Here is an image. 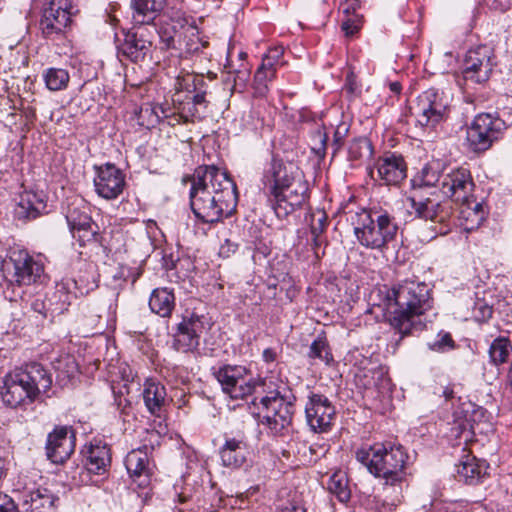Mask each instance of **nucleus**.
Returning <instances> with one entry per match:
<instances>
[{
	"mask_svg": "<svg viewBox=\"0 0 512 512\" xmlns=\"http://www.w3.org/2000/svg\"><path fill=\"white\" fill-rule=\"evenodd\" d=\"M187 180L191 182L190 208L201 223L213 225L236 212L237 186L226 170L200 165Z\"/></svg>",
	"mask_w": 512,
	"mask_h": 512,
	"instance_id": "f257e3e1",
	"label": "nucleus"
},
{
	"mask_svg": "<svg viewBox=\"0 0 512 512\" xmlns=\"http://www.w3.org/2000/svg\"><path fill=\"white\" fill-rule=\"evenodd\" d=\"M263 190L279 219H287L309 201V185L291 163L273 156L263 169Z\"/></svg>",
	"mask_w": 512,
	"mask_h": 512,
	"instance_id": "f03ea898",
	"label": "nucleus"
},
{
	"mask_svg": "<svg viewBox=\"0 0 512 512\" xmlns=\"http://www.w3.org/2000/svg\"><path fill=\"white\" fill-rule=\"evenodd\" d=\"M430 289L427 284L404 281L393 287L386 296V310L392 328L398 334V344L405 336L421 331L417 318L431 308Z\"/></svg>",
	"mask_w": 512,
	"mask_h": 512,
	"instance_id": "7ed1b4c3",
	"label": "nucleus"
},
{
	"mask_svg": "<svg viewBox=\"0 0 512 512\" xmlns=\"http://www.w3.org/2000/svg\"><path fill=\"white\" fill-rule=\"evenodd\" d=\"M355 458L384 486H400L406 480L409 455L401 444H365L356 449Z\"/></svg>",
	"mask_w": 512,
	"mask_h": 512,
	"instance_id": "20e7f679",
	"label": "nucleus"
},
{
	"mask_svg": "<svg viewBox=\"0 0 512 512\" xmlns=\"http://www.w3.org/2000/svg\"><path fill=\"white\" fill-rule=\"evenodd\" d=\"M52 374L42 364L27 363L9 372L3 378L0 394L10 408L33 403L41 394L51 397Z\"/></svg>",
	"mask_w": 512,
	"mask_h": 512,
	"instance_id": "39448f33",
	"label": "nucleus"
},
{
	"mask_svg": "<svg viewBox=\"0 0 512 512\" xmlns=\"http://www.w3.org/2000/svg\"><path fill=\"white\" fill-rule=\"evenodd\" d=\"M438 163L425 165L420 174L412 179L413 195L408 198L412 212L416 218L431 221L436 226V234L445 235L450 231L453 208L449 201H435L429 197L424 198L421 190L424 187H434L441 184L442 175Z\"/></svg>",
	"mask_w": 512,
	"mask_h": 512,
	"instance_id": "423d86ee",
	"label": "nucleus"
},
{
	"mask_svg": "<svg viewBox=\"0 0 512 512\" xmlns=\"http://www.w3.org/2000/svg\"><path fill=\"white\" fill-rule=\"evenodd\" d=\"M352 223L357 241L371 250H386L399 230L395 217L383 210L361 209Z\"/></svg>",
	"mask_w": 512,
	"mask_h": 512,
	"instance_id": "0eeeda50",
	"label": "nucleus"
},
{
	"mask_svg": "<svg viewBox=\"0 0 512 512\" xmlns=\"http://www.w3.org/2000/svg\"><path fill=\"white\" fill-rule=\"evenodd\" d=\"M506 129L505 121L497 114H478L467 128L469 150L477 154L486 152L503 137Z\"/></svg>",
	"mask_w": 512,
	"mask_h": 512,
	"instance_id": "6e6552de",
	"label": "nucleus"
},
{
	"mask_svg": "<svg viewBox=\"0 0 512 512\" xmlns=\"http://www.w3.org/2000/svg\"><path fill=\"white\" fill-rule=\"evenodd\" d=\"M450 103L451 99L444 91L429 88L417 97L410 112L421 127H435L448 118Z\"/></svg>",
	"mask_w": 512,
	"mask_h": 512,
	"instance_id": "1a4fd4ad",
	"label": "nucleus"
},
{
	"mask_svg": "<svg viewBox=\"0 0 512 512\" xmlns=\"http://www.w3.org/2000/svg\"><path fill=\"white\" fill-rule=\"evenodd\" d=\"M3 271L7 281L22 286L37 282L44 268L27 251L14 249L10 251L8 260L4 262Z\"/></svg>",
	"mask_w": 512,
	"mask_h": 512,
	"instance_id": "9d476101",
	"label": "nucleus"
},
{
	"mask_svg": "<svg viewBox=\"0 0 512 512\" xmlns=\"http://www.w3.org/2000/svg\"><path fill=\"white\" fill-rule=\"evenodd\" d=\"M213 374L222 391L232 399H242L251 395L258 384L250 371L242 365H223Z\"/></svg>",
	"mask_w": 512,
	"mask_h": 512,
	"instance_id": "9b49d317",
	"label": "nucleus"
},
{
	"mask_svg": "<svg viewBox=\"0 0 512 512\" xmlns=\"http://www.w3.org/2000/svg\"><path fill=\"white\" fill-rule=\"evenodd\" d=\"M94 288L93 283L82 280L69 279L56 285L55 290L51 294H47L48 310L51 314L52 321L56 316L64 314L68 311L72 301L78 296H84Z\"/></svg>",
	"mask_w": 512,
	"mask_h": 512,
	"instance_id": "f8f14e48",
	"label": "nucleus"
},
{
	"mask_svg": "<svg viewBox=\"0 0 512 512\" xmlns=\"http://www.w3.org/2000/svg\"><path fill=\"white\" fill-rule=\"evenodd\" d=\"M205 320L203 315L194 312L184 315L173 334V348L183 353L197 350L205 330Z\"/></svg>",
	"mask_w": 512,
	"mask_h": 512,
	"instance_id": "ddd939ff",
	"label": "nucleus"
},
{
	"mask_svg": "<svg viewBox=\"0 0 512 512\" xmlns=\"http://www.w3.org/2000/svg\"><path fill=\"white\" fill-rule=\"evenodd\" d=\"M306 421L315 433H325L331 430L336 417L335 407L323 394L311 393L305 405Z\"/></svg>",
	"mask_w": 512,
	"mask_h": 512,
	"instance_id": "4468645a",
	"label": "nucleus"
},
{
	"mask_svg": "<svg viewBox=\"0 0 512 512\" xmlns=\"http://www.w3.org/2000/svg\"><path fill=\"white\" fill-rule=\"evenodd\" d=\"M492 51L487 46L470 49L464 60L462 75L464 81L473 84H482L489 80L493 71Z\"/></svg>",
	"mask_w": 512,
	"mask_h": 512,
	"instance_id": "2eb2a0df",
	"label": "nucleus"
},
{
	"mask_svg": "<svg viewBox=\"0 0 512 512\" xmlns=\"http://www.w3.org/2000/svg\"><path fill=\"white\" fill-rule=\"evenodd\" d=\"M474 187L471 172L467 168H454L442 175L441 192L456 202L462 203L473 198Z\"/></svg>",
	"mask_w": 512,
	"mask_h": 512,
	"instance_id": "dca6fc26",
	"label": "nucleus"
},
{
	"mask_svg": "<svg viewBox=\"0 0 512 512\" xmlns=\"http://www.w3.org/2000/svg\"><path fill=\"white\" fill-rule=\"evenodd\" d=\"M94 186L96 193L107 200L116 199L126 185L125 174L115 164L95 166Z\"/></svg>",
	"mask_w": 512,
	"mask_h": 512,
	"instance_id": "f3484780",
	"label": "nucleus"
},
{
	"mask_svg": "<svg viewBox=\"0 0 512 512\" xmlns=\"http://www.w3.org/2000/svg\"><path fill=\"white\" fill-rule=\"evenodd\" d=\"M76 437L67 426H57L47 436L46 456L54 464H62L75 450Z\"/></svg>",
	"mask_w": 512,
	"mask_h": 512,
	"instance_id": "a211bd4d",
	"label": "nucleus"
},
{
	"mask_svg": "<svg viewBox=\"0 0 512 512\" xmlns=\"http://www.w3.org/2000/svg\"><path fill=\"white\" fill-rule=\"evenodd\" d=\"M168 18L170 22L163 23L158 30L161 50L176 49V37L181 36V31L196 35V26L180 10H172Z\"/></svg>",
	"mask_w": 512,
	"mask_h": 512,
	"instance_id": "6ab92c4d",
	"label": "nucleus"
},
{
	"mask_svg": "<svg viewBox=\"0 0 512 512\" xmlns=\"http://www.w3.org/2000/svg\"><path fill=\"white\" fill-rule=\"evenodd\" d=\"M378 178L385 185H399L407 177V164L397 153H386L375 162Z\"/></svg>",
	"mask_w": 512,
	"mask_h": 512,
	"instance_id": "aec40b11",
	"label": "nucleus"
},
{
	"mask_svg": "<svg viewBox=\"0 0 512 512\" xmlns=\"http://www.w3.org/2000/svg\"><path fill=\"white\" fill-rule=\"evenodd\" d=\"M47 200L48 197L43 191H23L14 209L15 218L30 221L41 215L48 214Z\"/></svg>",
	"mask_w": 512,
	"mask_h": 512,
	"instance_id": "412c9836",
	"label": "nucleus"
},
{
	"mask_svg": "<svg viewBox=\"0 0 512 512\" xmlns=\"http://www.w3.org/2000/svg\"><path fill=\"white\" fill-rule=\"evenodd\" d=\"M124 33V42L120 51L132 62L143 61L152 47V41L148 39V31L144 28H133Z\"/></svg>",
	"mask_w": 512,
	"mask_h": 512,
	"instance_id": "4be33fe9",
	"label": "nucleus"
},
{
	"mask_svg": "<svg viewBox=\"0 0 512 512\" xmlns=\"http://www.w3.org/2000/svg\"><path fill=\"white\" fill-rule=\"evenodd\" d=\"M60 2H47L40 19V29L45 38H51L63 32L71 20V14L59 5Z\"/></svg>",
	"mask_w": 512,
	"mask_h": 512,
	"instance_id": "5701e85b",
	"label": "nucleus"
},
{
	"mask_svg": "<svg viewBox=\"0 0 512 512\" xmlns=\"http://www.w3.org/2000/svg\"><path fill=\"white\" fill-rule=\"evenodd\" d=\"M457 478L467 485H478L488 477L489 464L471 453L464 454L456 465Z\"/></svg>",
	"mask_w": 512,
	"mask_h": 512,
	"instance_id": "b1692460",
	"label": "nucleus"
},
{
	"mask_svg": "<svg viewBox=\"0 0 512 512\" xmlns=\"http://www.w3.org/2000/svg\"><path fill=\"white\" fill-rule=\"evenodd\" d=\"M218 454L222 466L239 469L246 463L249 452L244 437H230L225 434L224 443L219 448Z\"/></svg>",
	"mask_w": 512,
	"mask_h": 512,
	"instance_id": "393cba45",
	"label": "nucleus"
},
{
	"mask_svg": "<svg viewBox=\"0 0 512 512\" xmlns=\"http://www.w3.org/2000/svg\"><path fill=\"white\" fill-rule=\"evenodd\" d=\"M84 465L88 472L104 474L111 465L110 447L100 440L90 442L82 450Z\"/></svg>",
	"mask_w": 512,
	"mask_h": 512,
	"instance_id": "a878e982",
	"label": "nucleus"
},
{
	"mask_svg": "<svg viewBox=\"0 0 512 512\" xmlns=\"http://www.w3.org/2000/svg\"><path fill=\"white\" fill-rule=\"evenodd\" d=\"M175 88L177 91L186 90L193 103L205 112L209 101L206 99L207 84L203 76L188 74L182 78L177 77Z\"/></svg>",
	"mask_w": 512,
	"mask_h": 512,
	"instance_id": "bb28decb",
	"label": "nucleus"
},
{
	"mask_svg": "<svg viewBox=\"0 0 512 512\" xmlns=\"http://www.w3.org/2000/svg\"><path fill=\"white\" fill-rule=\"evenodd\" d=\"M142 396L147 410L152 415L160 417L167 403L165 386L155 379H146L143 384Z\"/></svg>",
	"mask_w": 512,
	"mask_h": 512,
	"instance_id": "cd10ccee",
	"label": "nucleus"
},
{
	"mask_svg": "<svg viewBox=\"0 0 512 512\" xmlns=\"http://www.w3.org/2000/svg\"><path fill=\"white\" fill-rule=\"evenodd\" d=\"M58 497L48 488L39 487L24 496L22 512H52Z\"/></svg>",
	"mask_w": 512,
	"mask_h": 512,
	"instance_id": "c85d7f7f",
	"label": "nucleus"
},
{
	"mask_svg": "<svg viewBox=\"0 0 512 512\" xmlns=\"http://www.w3.org/2000/svg\"><path fill=\"white\" fill-rule=\"evenodd\" d=\"M150 310L160 317H170L175 308V295L173 290L156 288L152 291L149 298Z\"/></svg>",
	"mask_w": 512,
	"mask_h": 512,
	"instance_id": "c756f323",
	"label": "nucleus"
},
{
	"mask_svg": "<svg viewBox=\"0 0 512 512\" xmlns=\"http://www.w3.org/2000/svg\"><path fill=\"white\" fill-rule=\"evenodd\" d=\"M125 467L131 477L148 476L149 457L148 445L131 450L125 457Z\"/></svg>",
	"mask_w": 512,
	"mask_h": 512,
	"instance_id": "7c9ffc66",
	"label": "nucleus"
},
{
	"mask_svg": "<svg viewBox=\"0 0 512 512\" xmlns=\"http://www.w3.org/2000/svg\"><path fill=\"white\" fill-rule=\"evenodd\" d=\"M294 413L295 404H288L282 411L275 410V413L265 415L262 424L267 426L273 435H280L285 428L291 425Z\"/></svg>",
	"mask_w": 512,
	"mask_h": 512,
	"instance_id": "2f4dec72",
	"label": "nucleus"
},
{
	"mask_svg": "<svg viewBox=\"0 0 512 512\" xmlns=\"http://www.w3.org/2000/svg\"><path fill=\"white\" fill-rule=\"evenodd\" d=\"M131 9L135 24H150L164 9V2H131Z\"/></svg>",
	"mask_w": 512,
	"mask_h": 512,
	"instance_id": "473e14b6",
	"label": "nucleus"
},
{
	"mask_svg": "<svg viewBox=\"0 0 512 512\" xmlns=\"http://www.w3.org/2000/svg\"><path fill=\"white\" fill-rule=\"evenodd\" d=\"M339 9L345 15L341 24L342 30L346 36H353L361 29L364 21L363 16L356 12V4L352 2H340Z\"/></svg>",
	"mask_w": 512,
	"mask_h": 512,
	"instance_id": "72a5a7b5",
	"label": "nucleus"
},
{
	"mask_svg": "<svg viewBox=\"0 0 512 512\" xmlns=\"http://www.w3.org/2000/svg\"><path fill=\"white\" fill-rule=\"evenodd\" d=\"M56 383L61 387L67 386L78 374V364L73 357L67 356L57 362L55 366Z\"/></svg>",
	"mask_w": 512,
	"mask_h": 512,
	"instance_id": "f704fd0d",
	"label": "nucleus"
},
{
	"mask_svg": "<svg viewBox=\"0 0 512 512\" xmlns=\"http://www.w3.org/2000/svg\"><path fill=\"white\" fill-rule=\"evenodd\" d=\"M308 357L310 359H318L324 362L327 366H330L334 363V358L324 333L319 334L311 343Z\"/></svg>",
	"mask_w": 512,
	"mask_h": 512,
	"instance_id": "c9c22d12",
	"label": "nucleus"
},
{
	"mask_svg": "<svg viewBox=\"0 0 512 512\" xmlns=\"http://www.w3.org/2000/svg\"><path fill=\"white\" fill-rule=\"evenodd\" d=\"M328 490L337 497V499L346 503L351 498V490L348 485V478L345 473L335 472L328 481Z\"/></svg>",
	"mask_w": 512,
	"mask_h": 512,
	"instance_id": "e433bc0d",
	"label": "nucleus"
},
{
	"mask_svg": "<svg viewBox=\"0 0 512 512\" xmlns=\"http://www.w3.org/2000/svg\"><path fill=\"white\" fill-rule=\"evenodd\" d=\"M43 79L47 89L50 91H60L68 86L70 76L65 69L48 68L43 73Z\"/></svg>",
	"mask_w": 512,
	"mask_h": 512,
	"instance_id": "4c0bfd02",
	"label": "nucleus"
},
{
	"mask_svg": "<svg viewBox=\"0 0 512 512\" xmlns=\"http://www.w3.org/2000/svg\"><path fill=\"white\" fill-rule=\"evenodd\" d=\"M296 400L294 395H281L279 391L273 392L271 395L261 398V404L267 410V414H273L276 411H282V409L288 405L293 404Z\"/></svg>",
	"mask_w": 512,
	"mask_h": 512,
	"instance_id": "58836bf2",
	"label": "nucleus"
},
{
	"mask_svg": "<svg viewBox=\"0 0 512 512\" xmlns=\"http://www.w3.org/2000/svg\"><path fill=\"white\" fill-rule=\"evenodd\" d=\"M174 106L185 123L193 122L194 119L202 118L201 114L203 111L193 103L189 98V95H186L183 100L177 101Z\"/></svg>",
	"mask_w": 512,
	"mask_h": 512,
	"instance_id": "ea45409f",
	"label": "nucleus"
},
{
	"mask_svg": "<svg viewBox=\"0 0 512 512\" xmlns=\"http://www.w3.org/2000/svg\"><path fill=\"white\" fill-rule=\"evenodd\" d=\"M512 346L507 338L499 337L495 339L489 348V355L494 364L506 362Z\"/></svg>",
	"mask_w": 512,
	"mask_h": 512,
	"instance_id": "a19ab883",
	"label": "nucleus"
},
{
	"mask_svg": "<svg viewBox=\"0 0 512 512\" xmlns=\"http://www.w3.org/2000/svg\"><path fill=\"white\" fill-rule=\"evenodd\" d=\"M464 207L461 209V218L465 220L463 223L464 229L466 231H473L478 228L483 220L485 219L484 211L475 212L471 209V199L466 202H462Z\"/></svg>",
	"mask_w": 512,
	"mask_h": 512,
	"instance_id": "79ce46f5",
	"label": "nucleus"
},
{
	"mask_svg": "<svg viewBox=\"0 0 512 512\" xmlns=\"http://www.w3.org/2000/svg\"><path fill=\"white\" fill-rule=\"evenodd\" d=\"M373 153V147L370 140L366 137L355 138L351 141L348 148L349 160L355 161L370 156Z\"/></svg>",
	"mask_w": 512,
	"mask_h": 512,
	"instance_id": "37998d69",
	"label": "nucleus"
},
{
	"mask_svg": "<svg viewBox=\"0 0 512 512\" xmlns=\"http://www.w3.org/2000/svg\"><path fill=\"white\" fill-rule=\"evenodd\" d=\"M98 226L93 221L83 228L71 232L74 239H76L80 246H86L87 244L98 241L99 234L97 232Z\"/></svg>",
	"mask_w": 512,
	"mask_h": 512,
	"instance_id": "c03bdc74",
	"label": "nucleus"
},
{
	"mask_svg": "<svg viewBox=\"0 0 512 512\" xmlns=\"http://www.w3.org/2000/svg\"><path fill=\"white\" fill-rule=\"evenodd\" d=\"M65 218L68 223L70 232H75V230L83 228L84 226H87L89 223L93 222L91 216L85 212H80L76 208H69Z\"/></svg>",
	"mask_w": 512,
	"mask_h": 512,
	"instance_id": "a18cd8bd",
	"label": "nucleus"
},
{
	"mask_svg": "<svg viewBox=\"0 0 512 512\" xmlns=\"http://www.w3.org/2000/svg\"><path fill=\"white\" fill-rule=\"evenodd\" d=\"M47 303L48 300L46 295L43 297L38 296L32 300L30 307L31 311L34 313L37 323L43 324L46 320L53 322L51 314H49Z\"/></svg>",
	"mask_w": 512,
	"mask_h": 512,
	"instance_id": "49530a36",
	"label": "nucleus"
},
{
	"mask_svg": "<svg viewBox=\"0 0 512 512\" xmlns=\"http://www.w3.org/2000/svg\"><path fill=\"white\" fill-rule=\"evenodd\" d=\"M428 348L434 352L445 353L455 349L456 343L449 332L440 331L437 335V339L428 343Z\"/></svg>",
	"mask_w": 512,
	"mask_h": 512,
	"instance_id": "de8ad7c7",
	"label": "nucleus"
},
{
	"mask_svg": "<svg viewBox=\"0 0 512 512\" xmlns=\"http://www.w3.org/2000/svg\"><path fill=\"white\" fill-rule=\"evenodd\" d=\"M274 76V71H267L265 66H260L254 75L255 92L260 96H264L268 91L266 83L272 80Z\"/></svg>",
	"mask_w": 512,
	"mask_h": 512,
	"instance_id": "09e8293b",
	"label": "nucleus"
},
{
	"mask_svg": "<svg viewBox=\"0 0 512 512\" xmlns=\"http://www.w3.org/2000/svg\"><path fill=\"white\" fill-rule=\"evenodd\" d=\"M473 317L477 322L488 321L493 314L492 305L486 302L484 299L476 297L474 306L472 308Z\"/></svg>",
	"mask_w": 512,
	"mask_h": 512,
	"instance_id": "8fccbe9b",
	"label": "nucleus"
},
{
	"mask_svg": "<svg viewBox=\"0 0 512 512\" xmlns=\"http://www.w3.org/2000/svg\"><path fill=\"white\" fill-rule=\"evenodd\" d=\"M155 111H160L165 115V108L162 105L145 104L142 106L138 117L140 125L146 126V122L152 119V116L156 113Z\"/></svg>",
	"mask_w": 512,
	"mask_h": 512,
	"instance_id": "3c124183",
	"label": "nucleus"
},
{
	"mask_svg": "<svg viewBox=\"0 0 512 512\" xmlns=\"http://www.w3.org/2000/svg\"><path fill=\"white\" fill-rule=\"evenodd\" d=\"M183 34H184L185 38H188V40L186 41L185 47H186V51L189 53H197L202 48H204L208 45L207 41H203L199 37L197 29H196L195 36H192L190 33H186V31H184Z\"/></svg>",
	"mask_w": 512,
	"mask_h": 512,
	"instance_id": "603ef678",
	"label": "nucleus"
},
{
	"mask_svg": "<svg viewBox=\"0 0 512 512\" xmlns=\"http://www.w3.org/2000/svg\"><path fill=\"white\" fill-rule=\"evenodd\" d=\"M349 132V128L346 124L339 125L333 135V155H335L342 147L345 137Z\"/></svg>",
	"mask_w": 512,
	"mask_h": 512,
	"instance_id": "864d4df0",
	"label": "nucleus"
},
{
	"mask_svg": "<svg viewBox=\"0 0 512 512\" xmlns=\"http://www.w3.org/2000/svg\"><path fill=\"white\" fill-rule=\"evenodd\" d=\"M0 512H22V510L12 497L0 492Z\"/></svg>",
	"mask_w": 512,
	"mask_h": 512,
	"instance_id": "5fc2aeb1",
	"label": "nucleus"
},
{
	"mask_svg": "<svg viewBox=\"0 0 512 512\" xmlns=\"http://www.w3.org/2000/svg\"><path fill=\"white\" fill-rule=\"evenodd\" d=\"M327 216L324 212L319 213V217L316 222L314 220L311 223L310 231L312 235H321L327 227Z\"/></svg>",
	"mask_w": 512,
	"mask_h": 512,
	"instance_id": "6e6d98bb",
	"label": "nucleus"
},
{
	"mask_svg": "<svg viewBox=\"0 0 512 512\" xmlns=\"http://www.w3.org/2000/svg\"><path fill=\"white\" fill-rule=\"evenodd\" d=\"M238 249V244L232 242L230 239H226L219 248V256L222 258H229Z\"/></svg>",
	"mask_w": 512,
	"mask_h": 512,
	"instance_id": "4d7b16f0",
	"label": "nucleus"
},
{
	"mask_svg": "<svg viewBox=\"0 0 512 512\" xmlns=\"http://www.w3.org/2000/svg\"><path fill=\"white\" fill-rule=\"evenodd\" d=\"M312 236H313L312 250L314 252L315 258L319 260L325 254L324 250L320 251V248H321L322 244L324 243V239L321 237V235H312Z\"/></svg>",
	"mask_w": 512,
	"mask_h": 512,
	"instance_id": "13d9d810",
	"label": "nucleus"
},
{
	"mask_svg": "<svg viewBox=\"0 0 512 512\" xmlns=\"http://www.w3.org/2000/svg\"><path fill=\"white\" fill-rule=\"evenodd\" d=\"M154 115L152 116V119L150 121L146 122V127H155L157 124H159L164 118H168L169 114L168 111L165 109V115H163L160 111H155Z\"/></svg>",
	"mask_w": 512,
	"mask_h": 512,
	"instance_id": "bf43d9fd",
	"label": "nucleus"
},
{
	"mask_svg": "<svg viewBox=\"0 0 512 512\" xmlns=\"http://www.w3.org/2000/svg\"><path fill=\"white\" fill-rule=\"evenodd\" d=\"M284 49L282 46H277L270 48L268 53L265 55L269 59L275 61L276 63L279 61L281 56L283 55Z\"/></svg>",
	"mask_w": 512,
	"mask_h": 512,
	"instance_id": "052dcab7",
	"label": "nucleus"
},
{
	"mask_svg": "<svg viewBox=\"0 0 512 512\" xmlns=\"http://www.w3.org/2000/svg\"><path fill=\"white\" fill-rule=\"evenodd\" d=\"M454 388V385L442 387L441 396H443L446 401H453L456 398V392Z\"/></svg>",
	"mask_w": 512,
	"mask_h": 512,
	"instance_id": "680f3d73",
	"label": "nucleus"
},
{
	"mask_svg": "<svg viewBox=\"0 0 512 512\" xmlns=\"http://www.w3.org/2000/svg\"><path fill=\"white\" fill-rule=\"evenodd\" d=\"M114 396H115V404H116L117 408L122 413H125V409L130 404L129 400H127L126 398L122 397V395H117L115 392H114Z\"/></svg>",
	"mask_w": 512,
	"mask_h": 512,
	"instance_id": "e2e57ef3",
	"label": "nucleus"
},
{
	"mask_svg": "<svg viewBox=\"0 0 512 512\" xmlns=\"http://www.w3.org/2000/svg\"><path fill=\"white\" fill-rule=\"evenodd\" d=\"M276 351L273 348H266L263 351L262 358L266 363H272L276 360Z\"/></svg>",
	"mask_w": 512,
	"mask_h": 512,
	"instance_id": "0e129e2a",
	"label": "nucleus"
},
{
	"mask_svg": "<svg viewBox=\"0 0 512 512\" xmlns=\"http://www.w3.org/2000/svg\"><path fill=\"white\" fill-rule=\"evenodd\" d=\"M317 135L319 137V141H320V144H321V147L318 149V153L320 151L325 153V150H326V147H327L328 136H327L326 133H322L321 131H318Z\"/></svg>",
	"mask_w": 512,
	"mask_h": 512,
	"instance_id": "69168bd1",
	"label": "nucleus"
},
{
	"mask_svg": "<svg viewBox=\"0 0 512 512\" xmlns=\"http://www.w3.org/2000/svg\"><path fill=\"white\" fill-rule=\"evenodd\" d=\"M276 62L269 59L268 57L264 56L263 60H262V64L260 66H265V69L267 71H274V73L276 72L274 66H275Z\"/></svg>",
	"mask_w": 512,
	"mask_h": 512,
	"instance_id": "338daca9",
	"label": "nucleus"
},
{
	"mask_svg": "<svg viewBox=\"0 0 512 512\" xmlns=\"http://www.w3.org/2000/svg\"><path fill=\"white\" fill-rule=\"evenodd\" d=\"M281 512H306V509L301 506L289 505L283 507Z\"/></svg>",
	"mask_w": 512,
	"mask_h": 512,
	"instance_id": "774afa93",
	"label": "nucleus"
}]
</instances>
